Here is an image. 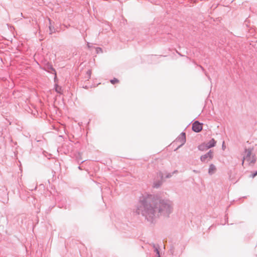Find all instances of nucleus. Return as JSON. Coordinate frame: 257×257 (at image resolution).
<instances>
[{"instance_id": "obj_8", "label": "nucleus", "mask_w": 257, "mask_h": 257, "mask_svg": "<svg viewBox=\"0 0 257 257\" xmlns=\"http://www.w3.org/2000/svg\"><path fill=\"white\" fill-rule=\"evenodd\" d=\"M256 175H257V171H256L255 173H254L252 174L251 175V178H254Z\"/></svg>"}, {"instance_id": "obj_1", "label": "nucleus", "mask_w": 257, "mask_h": 257, "mask_svg": "<svg viewBox=\"0 0 257 257\" xmlns=\"http://www.w3.org/2000/svg\"><path fill=\"white\" fill-rule=\"evenodd\" d=\"M143 214L148 219L152 220L161 215H167L170 210V206L163 201L156 200L144 206Z\"/></svg>"}, {"instance_id": "obj_7", "label": "nucleus", "mask_w": 257, "mask_h": 257, "mask_svg": "<svg viewBox=\"0 0 257 257\" xmlns=\"http://www.w3.org/2000/svg\"><path fill=\"white\" fill-rule=\"evenodd\" d=\"M55 91L59 93H61L62 92V88L60 86L58 85H55Z\"/></svg>"}, {"instance_id": "obj_6", "label": "nucleus", "mask_w": 257, "mask_h": 257, "mask_svg": "<svg viewBox=\"0 0 257 257\" xmlns=\"http://www.w3.org/2000/svg\"><path fill=\"white\" fill-rule=\"evenodd\" d=\"M216 170V168L215 166L213 164H211L209 166L208 173L209 174L212 175L215 172Z\"/></svg>"}, {"instance_id": "obj_9", "label": "nucleus", "mask_w": 257, "mask_h": 257, "mask_svg": "<svg viewBox=\"0 0 257 257\" xmlns=\"http://www.w3.org/2000/svg\"><path fill=\"white\" fill-rule=\"evenodd\" d=\"M118 82V81H117L116 79H113V84H114V83H115V82Z\"/></svg>"}, {"instance_id": "obj_2", "label": "nucleus", "mask_w": 257, "mask_h": 257, "mask_svg": "<svg viewBox=\"0 0 257 257\" xmlns=\"http://www.w3.org/2000/svg\"><path fill=\"white\" fill-rule=\"evenodd\" d=\"M247 162L248 165L251 164H254L255 162V158L254 156L252 154L251 151L250 150H247L245 152V155L243 157L242 161V165L244 162Z\"/></svg>"}, {"instance_id": "obj_3", "label": "nucleus", "mask_w": 257, "mask_h": 257, "mask_svg": "<svg viewBox=\"0 0 257 257\" xmlns=\"http://www.w3.org/2000/svg\"><path fill=\"white\" fill-rule=\"evenodd\" d=\"M216 141L212 139L208 143H203L199 146V149L201 151H205L215 146Z\"/></svg>"}, {"instance_id": "obj_4", "label": "nucleus", "mask_w": 257, "mask_h": 257, "mask_svg": "<svg viewBox=\"0 0 257 257\" xmlns=\"http://www.w3.org/2000/svg\"><path fill=\"white\" fill-rule=\"evenodd\" d=\"M203 127V124L200 123L198 121H195L192 124V130L193 131L196 133H198L201 131Z\"/></svg>"}, {"instance_id": "obj_5", "label": "nucleus", "mask_w": 257, "mask_h": 257, "mask_svg": "<svg viewBox=\"0 0 257 257\" xmlns=\"http://www.w3.org/2000/svg\"><path fill=\"white\" fill-rule=\"evenodd\" d=\"M213 157V152L210 151L207 154L201 157L200 159L202 162H205L207 159L210 160Z\"/></svg>"}]
</instances>
